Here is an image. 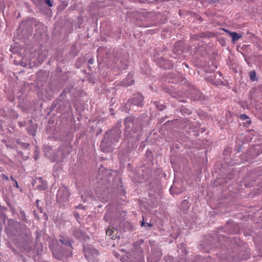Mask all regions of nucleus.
<instances>
[{
	"label": "nucleus",
	"instance_id": "2eb2a0df",
	"mask_svg": "<svg viewBox=\"0 0 262 262\" xmlns=\"http://www.w3.org/2000/svg\"><path fill=\"white\" fill-rule=\"evenodd\" d=\"M72 233L76 239L80 241H86L89 238L85 232L80 228H74Z\"/></svg>",
	"mask_w": 262,
	"mask_h": 262
},
{
	"label": "nucleus",
	"instance_id": "79ce46f5",
	"mask_svg": "<svg viewBox=\"0 0 262 262\" xmlns=\"http://www.w3.org/2000/svg\"><path fill=\"white\" fill-rule=\"evenodd\" d=\"M165 0H147V1L149 3H154V2H164Z\"/></svg>",
	"mask_w": 262,
	"mask_h": 262
},
{
	"label": "nucleus",
	"instance_id": "b1692460",
	"mask_svg": "<svg viewBox=\"0 0 262 262\" xmlns=\"http://www.w3.org/2000/svg\"><path fill=\"white\" fill-rule=\"evenodd\" d=\"M185 190V187L182 186L179 187L177 186H171L170 188V192L172 194L178 195L183 192Z\"/></svg>",
	"mask_w": 262,
	"mask_h": 262
},
{
	"label": "nucleus",
	"instance_id": "09e8293b",
	"mask_svg": "<svg viewBox=\"0 0 262 262\" xmlns=\"http://www.w3.org/2000/svg\"><path fill=\"white\" fill-rule=\"evenodd\" d=\"M8 205L10 207L11 210L14 213L15 211V208L13 207L10 203H7Z\"/></svg>",
	"mask_w": 262,
	"mask_h": 262
},
{
	"label": "nucleus",
	"instance_id": "39448f33",
	"mask_svg": "<svg viewBox=\"0 0 262 262\" xmlns=\"http://www.w3.org/2000/svg\"><path fill=\"white\" fill-rule=\"evenodd\" d=\"M115 64L112 66L114 68L119 70H124L128 67V55L122 49H115L113 51Z\"/></svg>",
	"mask_w": 262,
	"mask_h": 262
},
{
	"label": "nucleus",
	"instance_id": "13d9d810",
	"mask_svg": "<svg viewBox=\"0 0 262 262\" xmlns=\"http://www.w3.org/2000/svg\"><path fill=\"white\" fill-rule=\"evenodd\" d=\"M78 208L79 209V208H83V207H82V205H80L78 207Z\"/></svg>",
	"mask_w": 262,
	"mask_h": 262
},
{
	"label": "nucleus",
	"instance_id": "c756f323",
	"mask_svg": "<svg viewBox=\"0 0 262 262\" xmlns=\"http://www.w3.org/2000/svg\"><path fill=\"white\" fill-rule=\"evenodd\" d=\"M249 77L251 81H254L257 80L255 71H251L249 72Z\"/></svg>",
	"mask_w": 262,
	"mask_h": 262
},
{
	"label": "nucleus",
	"instance_id": "393cba45",
	"mask_svg": "<svg viewBox=\"0 0 262 262\" xmlns=\"http://www.w3.org/2000/svg\"><path fill=\"white\" fill-rule=\"evenodd\" d=\"M18 218L26 224L30 225L31 221L29 220L26 216L25 212L21 208L19 210Z\"/></svg>",
	"mask_w": 262,
	"mask_h": 262
},
{
	"label": "nucleus",
	"instance_id": "6e6d98bb",
	"mask_svg": "<svg viewBox=\"0 0 262 262\" xmlns=\"http://www.w3.org/2000/svg\"><path fill=\"white\" fill-rule=\"evenodd\" d=\"M10 179H11V180H12L14 182H15V181H16V180L14 179V178L13 177V176H11Z\"/></svg>",
	"mask_w": 262,
	"mask_h": 262
},
{
	"label": "nucleus",
	"instance_id": "c85d7f7f",
	"mask_svg": "<svg viewBox=\"0 0 262 262\" xmlns=\"http://www.w3.org/2000/svg\"><path fill=\"white\" fill-rule=\"evenodd\" d=\"M114 232V228L111 226H109L107 230L106 231V235H107L110 238L114 239V236L113 235Z\"/></svg>",
	"mask_w": 262,
	"mask_h": 262
},
{
	"label": "nucleus",
	"instance_id": "473e14b6",
	"mask_svg": "<svg viewBox=\"0 0 262 262\" xmlns=\"http://www.w3.org/2000/svg\"><path fill=\"white\" fill-rule=\"evenodd\" d=\"M17 143L19 144L23 148L25 149L28 148L30 146V144L28 143L17 141Z\"/></svg>",
	"mask_w": 262,
	"mask_h": 262
},
{
	"label": "nucleus",
	"instance_id": "9d476101",
	"mask_svg": "<svg viewBox=\"0 0 262 262\" xmlns=\"http://www.w3.org/2000/svg\"><path fill=\"white\" fill-rule=\"evenodd\" d=\"M262 170V168L258 167L256 170L249 172L243 179V183L246 188H250L253 186L254 182L256 181L258 177L261 174L260 171Z\"/></svg>",
	"mask_w": 262,
	"mask_h": 262
},
{
	"label": "nucleus",
	"instance_id": "bb28decb",
	"mask_svg": "<svg viewBox=\"0 0 262 262\" xmlns=\"http://www.w3.org/2000/svg\"><path fill=\"white\" fill-rule=\"evenodd\" d=\"M150 103L155 105L156 108L160 111H162L166 108V105L160 101H152Z\"/></svg>",
	"mask_w": 262,
	"mask_h": 262
},
{
	"label": "nucleus",
	"instance_id": "4468645a",
	"mask_svg": "<svg viewBox=\"0 0 262 262\" xmlns=\"http://www.w3.org/2000/svg\"><path fill=\"white\" fill-rule=\"evenodd\" d=\"M144 97L141 93H136L133 94L132 97L129 98L128 102L133 105L138 107L143 106Z\"/></svg>",
	"mask_w": 262,
	"mask_h": 262
},
{
	"label": "nucleus",
	"instance_id": "a211bd4d",
	"mask_svg": "<svg viewBox=\"0 0 262 262\" xmlns=\"http://www.w3.org/2000/svg\"><path fill=\"white\" fill-rule=\"evenodd\" d=\"M215 241V240L212 237H210L207 240H206L204 243L201 246H202V248L204 249V251L205 252L209 253L210 250H212L215 246V244L213 243L212 241Z\"/></svg>",
	"mask_w": 262,
	"mask_h": 262
},
{
	"label": "nucleus",
	"instance_id": "20e7f679",
	"mask_svg": "<svg viewBox=\"0 0 262 262\" xmlns=\"http://www.w3.org/2000/svg\"><path fill=\"white\" fill-rule=\"evenodd\" d=\"M121 137V130L120 127L114 126L105 132L100 147H110L113 144L118 142Z\"/></svg>",
	"mask_w": 262,
	"mask_h": 262
},
{
	"label": "nucleus",
	"instance_id": "37998d69",
	"mask_svg": "<svg viewBox=\"0 0 262 262\" xmlns=\"http://www.w3.org/2000/svg\"><path fill=\"white\" fill-rule=\"evenodd\" d=\"M66 96V92L65 91H63V92L60 94L59 98H62V99H64V98Z\"/></svg>",
	"mask_w": 262,
	"mask_h": 262
},
{
	"label": "nucleus",
	"instance_id": "680f3d73",
	"mask_svg": "<svg viewBox=\"0 0 262 262\" xmlns=\"http://www.w3.org/2000/svg\"><path fill=\"white\" fill-rule=\"evenodd\" d=\"M218 73L220 74V76H221V75H222V73H221V72H218Z\"/></svg>",
	"mask_w": 262,
	"mask_h": 262
},
{
	"label": "nucleus",
	"instance_id": "9b49d317",
	"mask_svg": "<svg viewBox=\"0 0 262 262\" xmlns=\"http://www.w3.org/2000/svg\"><path fill=\"white\" fill-rule=\"evenodd\" d=\"M262 153V145L257 144L251 147L248 151L241 156L242 159L245 157V161L254 159Z\"/></svg>",
	"mask_w": 262,
	"mask_h": 262
},
{
	"label": "nucleus",
	"instance_id": "4be33fe9",
	"mask_svg": "<svg viewBox=\"0 0 262 262\" xmlns=\"http://www.w3.org/2000/svg\"><path fill=\"white\" fill-rule=\"evenodd\" d=\"M212 33L210 32H202L197 34H194L190 37L192 40H198L201 38H209L211 36Z\"/></svg>",
	"mask_w": 262,
	"mask_h": 262
},
{
	"label": "nucleus",
	"instance_id": "a19ab883",
	"mask_svg": "<svg viewBox=\"0 0 262 262\" xmlns=\"http://www.w3.org/2000/svg\"><path fill=\"white\" fill-rule=\"evenodd\" d=\"M220 0H208V4L211 5L213 3L219 2Z\"/></svg>",
	"mask_w": 262,
	"mask_h": 262
},
{
	"label": "nucleus",
	"instance_id": "de8ad7c7",
	"mask_svg": "<svg viewBox=\"0 0 262 262\" xmlns=\"http://www.w3.org/2000/svg\"><path fill=\"white\" fill-rule=\"evenodd\" d=\"M33 215L35 218H36L37 219H39V217L38 214L36 213V211H33Z\"/></svg>",
	"mask_w": 262,
	"mask_h": 262
},
{
	"label": "nucleus",
	"instance_id": "bf43d9fd",
	"mask_svg": "<svg viewBox=\"0 0 262 262\" xmlns=\"http://www.w3.org/2000/svg\"><path fill=\"white\" fill-rule=\"evenodd\" d=\"M213 65L214 66V67L215 68H216V69L217 68V66L216 64H214V63H213Z\"/></svg>",
	"mask_w": 262,
	"mask_h": 262
},
{
	"label": "nucleus",
	"instance_id": "052dcab7",
	"mask_svg": "<svg viewBox=\"0 0 262 262\" xmlns=\"http://www.w3.org/2000/svg\"><path fill=\"white\" fill-rule=\"evenodd\" d=\"M89 69H90V71H92V69H91V67L90 66L89 67Z\"/></svg>",
	"mask_w": 262,
	"mask_h": 262
},
{
	"label": "nucleus",
	"instance_id": "cd10ccee",
	"mask_svg": "<svg viewBox=\"0 0 262 262\" xmlns=\"http://www.w3.org/2000/svg\"><path fill=\"white\" fill-rule=\"evenodd\" d=\"M231 37L232 38V41L233 42H235L237 40H238L240 38L242 37V35L240 34L239 33H236V32H229L227 31Z\"/></svg>",
	"mask_w": 262,
	"mask_h": 262
},
{
	"label": "nucleus",
	"instance_id": "e433bc0d",
	"mask_svg": "<svg viewBox=\"0 0 262 262\" xmlns=\"http://www.w3.org/2000/svg\"><path fill=\"white\" fill-rule=\"evenodd\" d=\"M141 225L142 227H151L152 226V224L151 223H145L144 220L142 221L141 223Z\"/></svg>",
	"mask_w": 262,
	"mask_h": 262
},
{
	"label": "nucleus",
	"instance_id": "603ef678",
	"mask_svg": "<svg viewBox=\"0 0 262 262\" xmlns=\"http://www.w3.org/2000/svg\"><path fill=\"white\" fill-rule=\"evenodd\" d=\"M14 183H15V184H14V186L18 188V183H17V181H15Z\"/></svg>",
	"mask_w": 262,
	"mask_h": 262
},
{
	"label": "nucleus",
	"instance_id": "864d4df0",
	"mask_svg": "<svg viewBox=\"0 0 262 262\" xmlns=\"http://www.w3.org/2000/svg\"><path fill=\"white\" fill-rule=\"evenodd\" d=\"M103 220H105V222H107L108 221V219L106 217V214H105V215L104 216Z\"/></svg>",
	"mask_w": 262,
	"mask_h": 262
},
{
	"label": "nucleus",
	"instance_id": "0eeeda50",
	"mask_svg": "<svg viewBox=\"0 0 262 262\" xmlns=\"http://www.w3.org/2000/svg\"><path fill=\"white\" fill-rule=\"evenodd\" d=\"M82 251L85 258L89 262H96L98 261L99 252L93 245L91 244L83 245Z\"/></svg>",
	"mask_w": 262,
	"mask_h": 262
},
{
	"label": "nucleus",
	"instance_id": "c9c22d12",
	"mask_svg": "<svg viewBox=\"0 0 262 262\" xmlns=\"http://www.w3.org/2000/svg\"><path fill=\"white\" fill-rule=\"evenodd\" d=\"M166 262H173V258L170 255H167L164 257Z\"/></svg>",
	"mask_w": 262,
	"mask_h": 262
},
{
	"label": "nucleus",
	"instance_id": "423d86ee",
	"mask_svg": "<svg viewBox=\"0 0 262 262\" xmlns=\"http://www.w3.org/2000/svg\"><path fill=\"white\" fill-rule=\"evenodd\" d=\"M50 249L53 257L57 260H67L73 256V251L64 248L62 246L56 245Z\"/></svg>",
	"mask_w": 262,
	"mask_h": 262
},
{
	"label": "nucleus",
	"instance_id": "aec40b11",
	"mask_svg": "<svg viewBox=\"0 0 262 262\" xmlns=\"http://www.w3.org/2000/svg\"><path fill=\"white\" fill-rule=\"evenodd\" d=\"M134 82L133 75L132 74H128L126 78L119 82V85L120 86L127 87L132 85Z\"/></svg>",
	"mask_w": 262,
	"mask_h": 262
},
{
	"label": "nucleus",
	"instance_id": "f8f14e48",
	"mask_svg": "<svg viewBox=\"0 0 262 262\" xmlns=\"http://www.w3.org/2000/svg\"><path fill=\"white\" fill-rule=\"evenodd\" d=\"M70 193L66 187H60L56 194V200L60 204L68 202L69 200Z\"/></svg>",
	"mask_w": 262,
	"mask_h": 262
},
{
	"label": "nucleus",
	"instance_id": "3c124183",
	"mask_svg": "<svg viewBox=\"0 0 262 262\" xmlns=\"http://www.w3.org/2000/svg\"><path fill=\"white\" fill-rule=\"evenodd\" d=\"M138 15H139V17L140 18L141 20H143V19H145V17L143 15H141L140 14H138Z\"/></svg>",
	"mask_w": 262,
	"mask_h": 262
},
{
	"label": "nucleus",
	"instance_id": "ddd939ff",
	"mask_svg": "<svg viewBox=\"0 0 262 262\" xmlns=\"http://www.w3.org/2000/svg\"><path fill=\"white\" fill-rule=\"evenodd\" d=\"M162 256V252L159 247H154L147 256V262H158Z\"/></svg>",
	"mask_w": 262,
	"mask_h": 262
},
{
	"label": "nucleus",
	"instance_id": "f257e3e1",
	"mask_svg": "<svg viewBox=\"0 0 262 262\" xmlns=\"http://www.w3.org/2000/svg\"><path fill=\"white\" fill-rule=\"evenodd\" d=\"M147 116L142 114L138 117L133 115L126 117L124 120V136L127 138H133L135 134L140 133L144 126L148 125Z\"/></svg>",
	"mask_w": 262,
	"mask_h": 262
},
{
	"label": "nucleus",
	"instance_id": "49530a36",
	"mask_svg": "<svg viewBox=\"0 0 262 262\" xmlns=\"http://www.w3.org/2000/svg\"><path fill=\"white\" fill-rule=\"evenodd\" d=\"M2 177L3 179L5 180L6 181H9V178L7 176L5 175V174H2Z\"/></svg>",
	"mask_w": 262,
	"mask_h": 262
},
{
	"label": "nucleus",
	"instance_id": "e2e57ef3",
	"mask_svg": "<svg viewBox=\"0 0 262 262\" xmlns=\"http://www.w3.org/2000/svg\"><path fill=\"white\" fill-rule=\"evenodd\" d=\"M185 65L186 66V67L188 68V66L187 64L185 63Z\"/></svg>",
	"mask_w": 262,
	"mask_h": 262
},
{
	"label": "nucleus",
	"instance_id": "dca6fc26",
	"mask_svg": "<svg viewBox=\"0 0 262 262\" xmlns=\"http://www.w3.org/2000/svg\"><path fill=\"white\" fill-rule=\"evenodd\" d=\"M154 57L155 61L160 68L164 69H170L172 68L173 64L169 60L162 57L160 58L156 57L155 55H154Z\"/></svg>",
	"mask_w": 262,
	"mask_h": 262
},
{
	"label": "nucleus",
	"instance_id": "5701e85b",
	"mask_svg": "<svg viewBox=\"0 0 262 262\" xmlns=\"http://www.w3.org/2000/svg\"><path fill=\"white\" fill-rule=\"evenodd\" d=\"M28 123L29 125L27 127L28 133L30 135H31L33 136H35L36 135V132L37 129V124L33 123L31 120H29Z\"/></svg>",
	"mask_w": 262,
	"mask_h": 262
},
{
	"label": "nucleus",
	"instance_id": "69168bd1",
	"mask_svg": "<svg viewBox=\"0 0 262 262\" xmlns=\"http://www.w3.org/2000/svg\"><path fill=\"white\" fill-rule=\"evenodd\" d=\"M26 234H27L28 236H29V233L28 232H27Z\"/></svg>",
	"mask_w": 262,
	"mask_h": 262
},
{
	"label": "nucleus",
	"instance_id": "7ed1b4c3",
	"mask_svg": "<svg viewBox=\"0 0 262 262\" xmlns=\"http://www.w3.org/2000/svg\"><path fill=\"white\" fill-rule=\"evenodd\" d=\"M217 242L222 246V252L215 253L216 256L221 259H227L230 256V252L233 248H235L237 242L236 239L233 237H226L222 235H219L217 237Z\"/></svg>",
	"mask_w": 262,
	"mask_h": 262
},
{
	"label": "nucleus",
	"instance_id": "4c0bfd02",
	"mask_svg": "<svg viewBox=\"0 0 262 262\" xmlns=\"http://www.w3.org/2000/svg\"><path fill=\"white\" fill-rule=\"evenodd\" d=\"M180 249L181 250V253H182V255H186L187 254V250L185 249V248L184 247H183V245H181V248Z\"/></svg>",
	"mask_w": 262,
	"mask_h": 262
},
{
	"label": "nucleus",
	"instance_id": "0e129e2a",
	"mask_svg": "<svg viewBox=\"0 0 262 262\" xmlns=\"http://www.w3.org/2000/svg\"><path fill=\"white\" fill-rule=\"evenodd\" d=\"M12 250L13 251H15V250H14V249L13 248H12Z\"/></svg>",
	"mask_w": 262,
	"mask_h": 262
},
{
	"label": "nucleus",
	"instance_id": "a18cd8bd",
	"mask_svg": "<svg viewBox=\"0 0 262 262\" xmlns=\"http://www.w3.org/2000/svg\"><path fill=\"white\" fill-rule=\"evenodd\" d=\"M94 63V58H91L88 60V63L89 64H92Z\"/></svg>",
	"mask_w": 262,
	"mask_h": 262
},
{
	"label": "nucleus",
	"instance_id": "c03bdc74",
	"mask_svg": "<svg viewBox=\"0 0 262 262\" xmlns=\"http://www.w3.org/2000/svg\"><path fill=\"white\" fill-rule=\"evenodd\" d=\"M18 124L19 127H21L26 125V122L25 121H24V122L20 121V122H18Z\"/></svg>",
	"mask_w": 262,
	"mask_h": 262
},
{
	"label": "nucleus",
	"instance_id": "58836bf2",
	"mask_svg": "<svg viewBox=\"0 0 262 262\" xmlns=\"http://www.w3.org/2000/svg\"><path fill=\"white\" fill-rule=\"evenodd\" d=\"M34 154V158L35 160H36L39 157V152L37 149H36Z\"/></svg>",
	"mask_w": 262,
	"mask_h": 262
},
{
	"label": "nucleus",
	"instance_id": "6e6552de",
	"mask_svg": "<svg viewBox=\"0 0 262 262\" xmlns=\"http://www.w3.org/2000/svg\"><path fill=\"white\" fill-rule=\"evenodd\" d=\"M23 226L20 222H17L13 220H8L7 225L5 227V232L8 236H12L20 235L22 233L20 227Z\"/></svg>",
	"mask_w": 262,
	"mask_h": 262
},
{
	"label": "nucleus",
	"instance_id": "a878e982",
	"mask_svg": "<svg viewBox=\"0 0 262 262\" xmlns=\"http://www.w3.org/2000/svg\"><path fill=\"white\" fill-rule=\"evenodd\" d=\"M62 155H69L72 151V146L69 144H66L61 147Z\"/></svg>",
	"mask_w": 262,
	"mask_h": 262
},
{
	"label": "nucleus",
	"instance_id": "6ab92c4d",
	"mask_svg": "<svg viewBox=\"0 0 262 262\" xmlns=\"http://www.w3.org/2000/svg\"><path fill=\"white\" fill-rule=\"evenodd\" d=\"M187 262H215L214 259L210 256L203 257L200 255H196L191 260L186 259Z\"/></svg>",
	"mask_w": 262,
	"mask_h": 262
},
{
	"label": "nucleus",
	"instance_id": "f03ea898",
	"mask_svg": "<svg viewBox=\"0 0 262 262\" xmlns=\"http://www.w3.org/2000/svg\"><path fill=\"white\" fill-rule=\"evenodd\" d=\"M140 245V242H135L133 244V248L137 250V251H132L126 252L124 254L120 255L117 252L114 253V256L119 258L121 262H145L143 250L137 247Z\"/></svg>",
	"mask_w": 262,
	"mask_h": 262
},
{
	"label": "nucleus",
	"instance_id": "5fc2aeb1",
	"mask_svg": "<svg viewBox=\"0 0 262 262\" xmlns=\"http://www.w3.org/2000/svg\"><path fill=\"white\" fill-rule=\"evenodd\" d=\"M81 199H82V201L83 202H86L85 200L83 199V195H81Z\"/></svg>",
	"mask_w": 262,
	"mask_h": 262
},
{
	"label": "nucleus",
	"instance_id": "412c9836",
	"mask_svg": "<svg viewBox=\"0 0 262 262\" xmlns=\"http://www.w3.org/2000/svg\"><path fill=\"white\" fill-rule=\"evenodd\" d=\"M190 96L192 99L194 101L200 100L202 98V93L200 90L195 88H193L190 90Z\"/></svg>",
	"mask_w": 262,
	"mask_h": 262
},
{
	"label": "nucleus",
	"instance_id": "2f4dec72",
	"mask_svg": "<svg viewBox=\"0 0 262 262\" xmlns=\"http://www.w3.org/2000/svg\"><path fill=\"white\" fill-rule=\"evenodd\" d=\"M37 189L40 191L45 190L47 189V185L45 183L42 182L41 184L37 186Z\"/></svg>",
	"mask_w": 262,
	"mask_h": 262
},
{
	"label": "nucleus",
	"instance_id": "f704fd0d",
	"mask_svg": "<svg viewBox=\"0 0 262 262\" xmlns=\"http://www.w3.org/2000/svg\"><path fill=\"white\" fill-rule=\"evenodd\" d=\"M39 200H36V202H35L36 206L37 208L38 211L40 213H42L43 212V208L41 206H39Z\"/></svg>",
	"mask_w": 262,
	"mask_h": 262
},
{
	"label": "nucleus",
	"instance_id": "72a5a7b5",
	"mask_svg": "<svg viewBox=\"0 0 262 262\" xmlns=\"http://www.w3.org/2000/svg\"><path fill=\"white\" fill-rule=\"evenodd\" d=\"M6 210V208L0 205V216H2L4 218V215L6 214L5 211Z\"/></svg>",
	"mask_w": 262,
	"mask_h": 262
},
{
	"label": "nucleus",
	"instance_id": "8fccbe9b",
	"mask_svg": "<svg viewBox=\"0 0 262 262\" xmlns=\"http://www.w3.org/2000/svg\"><path fill=\"white\" fill-rule=\"evenodd\" d=\"M110 112L111 115L113 116L115 114L114 110L113 108H110Z\"/></svg>",
	"mask_w": 262,
	"mask_h": 262
},
{
	"label": "nucleus",
	"instance_id": "f3484780",
	"mask_svg": "<svg viewBox=\"0 0 262 262\" xmlns=\"http://www.w3.org/2000/svg\"><path fill=\"white\" fill-rule=\"evenodd\" d=\"M59 242L62 245H64L66 247V248L73 251V247L72 244L74 243V241L70 237L60 234L59 236Z\"/></svg>",
	"mask_w": 262,
	"mask_h": 262
},
{
	"label": "nucleus",
	"instance_id": "ea45409f",
	"mask_svg": "<svg viewBox=\"0 0 262 262\" xmlns=\"http://www.w3.org/2000/svg\"><path fill=\"white\" fill-rule=\"evenodd\" d=\"M45 4L50 7H52L53 5L50 0H44Z\"/></svg>",
	"mask_w": 262,
	"mask_h": 262
},
{
	"label": "nucleus",
	"instance_id": "7c9ffc66",
	"mask_svg": "<svg viewBox=\"0 0 262 262\" xmlns=\"http://www.w3.org/2000/svg\"><path fill=\"white\" fill-rule=\"evenodd\" d=\"M239 118H241V119H242L243 120H247V123L248 124H250L251 123L250 118L247 115H246L245 114H241L240 115Z\"/></svg>",
	"mask_w": 262,
	"mask_h": 262
},
{
	"label": "nucleus",
	"instance_id": "4d7b16f0",
	"mask_svg": "<svg viewBox=\"0 0 262 262\" xmlns=\"http://www.w3.org/2000/svg\"><path fill=\"white\" fill-rule=\"evenodd\" d=\"M36 234H37L36 238H38V235H39V231H36Z\"/></svg>",
	"mask_w": 262,
	"mask_h": 262
},
{
	"label": "nucleus",
	"instance_id": "1a4fd4ad",
	"mask_svg": "<svg viewBox=\"0 0 262 262\" xmlns=\"http://www.w3.org/2000/svg\"><path fill=\"white\" fill-rule=\"evenodd\" d=\"M185 51V45L182 41H178L174 44L171 57L180 60L185 59V56L184 52Z\"/></svg>",
	"mask_w": 262,
	"mask_h": 262
}]
</instances>
